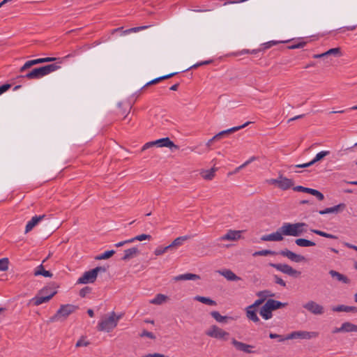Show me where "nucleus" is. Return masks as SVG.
<instances>
[{
	"label": "nucleus",
	"instance_id": "25",
	"mask_svg": "<svg viewBox=\"0 0 357 357\" xmlns=\"http://www.w3.org/2000/svg\"><path fill=\"white\" fill-rule=\"evenodd\" d=\"M246 315L247 317L252 320L254 322H258L259 321V317H257L255 308H253V306H248L246 308Z\"/></svg>",
	"mask_w": 357,
	"mask_h": 357
},
{
	"label": "nucleus",
	"instance_id": "21",
	"mask_svg": "<svg viewBox=\"0 0 357 357\" xmlns=\"http://www.w3.org/2000/svg\"><path fill=\"white\" fill-rule=\"evenodd\" d=\"M345 206H345L344 204H337V205L334 206L333 207L326 208H325L324 210H321V211H319V213L320 215H325V214H328V213H337L340 210L344 209Z\"/></svg>",
	"mask_w": 357,
	"mask_h": 357
},
{
	"label": "nucleus",
	"instance_id": "22",
	"mask_svg": "<svg viewBox=\"0 0 357 357\" xmlns=\"http://www.w3.org/2000/svg\"><path fill=\"white\" fill-rule=\"evenodd\" d=\"M265 303L268 305V307H269L271 311L285 307L287 305V303H282L273 299H268Z\"/></svg>",
	"mask_w": 357,
	"mask_h": 357
},
{
	"label": "nucleus",
	"instance_id": "58",
	"mask_svg": "<svg viewBox=\"0 0 357 357\" xmlns=\"http://www.w3.org/2000/svg\"><path fill=\"white\" fill-rule=\"evenodd\" d=\"M314 164V163L312 162V160L309 162L303 163V164H300V165H296L294 167H297V168H305V167H310V166L313 165Z\"/></svg>",
	"mask_w": 357,
	"mask_h": 357
},
{
	"label": "nucleus",
	"instance_id": "38",
	"mask_svg": "<svg viewBox=\"0 0 357 357\" xmlns=\"http://www.w3.org/2000/svg\"><path fill=\"white\" fill-rule=\"evenodd\" d=\"M114 253H115V251L113 250H107V251H105V252H103L102 254L96 256V259H97V260L106 259H108L110 257H112Z\"/></svg>",
	"mask_w": 357,
	"mask_h": 357
},
{
	"label": "nucleus",
	"instance_id": "19",
	"mask_svg": "<svg viewBox=\"0 0 357 357\" xmlns=\"http://www.w3.org/2000/svg\"><path fill=\"white\" fill-rule=\"evenodd\" d=\"M328 273L330 275L337 281L341 282L344 284H349L350 280L344 275L335 271L331 270Z\"/></svg>",
	"mask_w": 357,
	"mask_h": 357
},
{
	"label": "nucleus",
	"instance_id": "64",
	"mask_svg": "<svg viewBox=\"0 0 357 357\" xmlns=\"http://www.w3.org/2000/svg\"><path fill=\"white\" fill-rule=\"evenodd\" d=\"M144 357H169L161 354L154 353L146 355Z\"/></svg>",
	"mask_w": 357,
	"mask_h": 357
},
{
	"label": "nucleus",
	"instance_id": "8",
	"mask_svg": "<svg viewBox=\"0 0 357 357\" xmlns=\"http://www.w3.org/2000/svg\"><path fill=\"white\" fill-rule=\"evenodd\" d=\"M303 307L314 315H321L324 313V306L312 300L304 303Z\"/></svg>",
	"mask_w": 357,
	"mask_h": 357
},
{
	"label": "nucleus",
	"instance_id": "46",
	"mask_svg": "<svg viewBox=\"0 0 357 357\" xmlns=\"http://www.w3.org/2000/svg\"><path fill=\"white\" fill-rule=\"evenodd\" d=\"M326 54L328 56L334 55L335 56H341L340 48L335 47V48L330 49L328 51H326Z\"/></svg>",
	"mask_w": 357,
	"mask_h": 357
},
{
	"label": "nucleus",
	"instance_id": "1",
	"mask_svg": "<svg viewBox=\"0 0 357 357\" xmlns=\"http://www.w3.org/2000/svg\"><path fill=\"white\" fill-rule=\"evenodd\" d=\"M123 317V314H116L114 311L103 317L98 322L97 329L98 331L111 332L114 329L119 321Z\"/></svg>",
	"mask_w": 357,
	"mask_h": 357
},
{
	"label": "nucleus",
	"instance_id": "45",
	"mask_svg": "<svg viewBox=\"0 0 357 357\" xmlns=\"http://www.w3.org/2000/svg\"><path fill=\"white\" fill-rule=\"evenodd\" d=\"M309 194L315 196L319 201H322L324 199V195L315 189L310 188Z\"/></svg>",
	"mask_w": 357,
	"mask_h": 357
},
{
	"label": "nucleus",
	"instance_id": "16",
	"mask_svg": "<svg viewBox=\"0 0 357 357\" xmlns=\"http://www.w3.org/2000/svg\"><path fill=\"white\" fill-rule=\"evenodd\" d=\"M217 272L229 281H238L241 280L240 277L237 276L233 271L229 269L218 270Z\"/></svg>",
	"mask_w": 357,
	"mask_h": 357
},
{
	"label": "nucleus",
	"instance_id": "47",
	"mask_svg": "<svg viewBox=\"0 0 357 357\" xmlns=\"http://www.w3.org/2000/svg\"><path fill=\"white\" fill-rule=\"evenodd\" d=\"M169 249H171L169 245H167L164 248L158 247L155 250L154 253L157 256L161 255L164 254L165 252H166Z\"/></svg>",
	"mask_w": 357,
	"mask_h": 357
},
{
	"label": "nucleus",
	"instance_id": "41",
	"mask_svg": "<svg viewBox=\"0 0 357 357\" xmlns=\"http://www.w3.org/2000/svg\"><path fill=\"white\" fill-rule=\"evenodd\" d=\"M9 260L8 258H2L0 259V271H6L8 269Z\"/></svg>",
	"mask_w": 357,
	"mask_h": 357
},
{
	"label": "nucleus",
	"instance_id": "42",
	"mask_svg": "<svg viewBox=\"0 0 357 357\" xmlns=\"http://www.w3.org/2000/svg\"><path fill=\"white\" fill-rule=\"evenodd\" d=\"M273 254H275V252L273 251L270 250H259V251H257V252H254L252 255L254 257H257V256H268V255H273Z\"/></svg>",
	"mask_w": 357,
	"mask_h": 357
},
{
	"label": "nucleus",
	"instance_id": "34",
	"mask_svg": "<svg viewBox=\"0 0 357 357\" xmlns=\"http://www.w3.org/2000/svg\"><path fill=\"white\" fill-rule=\"evenodd\" d=\"M231 343L232 344V345L235 347V349L237 351H243V352L245 351L247 344L243 343L242 342H239V341L236 340L235 338L231 339Z\"/></svg>",
	"mask_w": 357,
	"mask_h": 357
},
{
	"label": "nucleus",
	"instance_id": "53",
	"mask_svg": "<svg viewBox=\"0 0 357 357\" xmlns=\"http://www.w3.org/2000/svg\"><path fill=\"white\" fill-rule=\"evenodd\" d=\"M91 289L89 287H85L79 291V296L82 298L85 297L88 294L91 292Z\"/></svg>",
	"mask_w": 357,
	"mask_h": 357
},
{
	"label": "nucleus",
	"instance_id": "52",
	"mask_svg": "<svg viewBox=\"0 0 357 357\" xmlns=\"http://www.w3.org/2000/svg\"><path fill=\"white\" fill-rule=\"evenodd\" d=\"M347 305H340L332 308V310L334 312H347Z\"/></svg>",
	"mask_w": 357,
	"mask_h": 357
},
{
	"label": "nucleus",
	"instance_id": "43",
	"mask_svg": "<svg viewBox=\"0 0 357 357\" xmlns=\"http://www.w3.org/2000/svg\"><path fill=\"white\" fill-rule=\"evenodd\" d=\"M309 194L315 196L319 201H322L324 199V195L315 189L310 188Z\"/></svg>",
	"mask_w": 357,
	"mask_h": 357
},
{
	"label": "nucleus",
	"instance_id": "4",
	"mask_svg": "<svg viewBox=\"0 0 357 357\" xmlns=\"http://www.w3.org/2000/svg\"><path fill=\"white\" fill-rule=\"evenodd\" d=\"M77 307L70 304L62 305L56 313L50 318L51 322L65 320L70 314L74 312Z\"/></svg>",
	"mask_w": 357,
	"mask_h": 357
},
{
	"label": "nucleus",
	"instance_id": "60",
	"mask_svg": "<svg viewBox=\"0 0 357 357\" xmlns=\"http://www.w3.org/2000/svg\"><path fill=\"white\" fill-rule=\"evenodd\" d=\"M211 62V61H210V60L209 61H202V62H199V63H197L194 64L193 66H192L188 69L196 68H197L199 66H203V65L209 64Z\"/></svg>",
	"mask_w": 357,
	"mask_h": 357
},
{
	"label": "nucleus",
	"instance_id": "56",
	"mask_svg": "<svg viewBox=\"0 0 357 357\" xmlns=\"http://www.w3.org/2000/svg\"><path fill=\"white\" fill-rule=\"evenodd\" d=\"M140 337H147L150 339L155 338V336L154 335V334L153 333L149 332L147 331H142V333L140 334Z\"/></svg>",
	"mask_w": 357,
	"mask_h": 357
},
{
	"label": "nucleus",
	"instance_id": "23",
	"mask_svg": "<svg viewBox=\"0 0 357 357\" xmlns=\"http://www.w3.org/2000/svg\"><path fill=\"white\" fill-rule=\"evenodd\" d=\"M211 317L219 323H227L230 320H234V318L229 316H222L218 311L211 312Z\"/></svg>",
	"mask_w": 357,
	"mask_h": 357
},
{
	"label": "nucleus",
	"instance_id": "55",
	"mask_svg": "<svg viewBox=\"0 0 357 357\" xmlns=\"http://www.w3.org/2000/svg\"><path fill=\"white\" fill-rule=\"evenodd\" d=\"M89 344V342L87 341H85L83 337H82L80 340H79L77 342L75 347H86Z\"/></svg>",
	"mask_w": 357,
	"mask_h": 357
},
{
	"label": "nucleus",
	"instance_id": "62",
	"mask_svg": "<svg viewBox=\"0 0 357 357\" xmlns=\"http://www.w3.org/2000/svg\"><path fill=\"white\" fill-rule=\"evenodd\" d=\"M156 145V144L154 143V141L153 142H147L143 146H142V151H144L147 149H149L153 146Z\"/></svg>",
	"mask_w": 357,
	"mask_h": 357
},
{
	"label": "nucleus",
	"instance_id": "51",
	"mask_svg": "<svg viewBox=\"0 0 357 357\" xmlns=\"http://www.w3.org/2000/svg\"><path fill=\"white\" fill-rule=\"evenodd\" d=\"M293 189L294 191L303 192H306V193H309L310 190V188H305V187H303L301 185L296 186Z\"/></svg>",
	"mask_w": 357,
	"mask_h": 357
},
{
	"label": "nucleus",
	"instance_id": "30",
	"mask_svg": "<svg viewBox=\"0 0 357 357\" xmlns=\"http://www.w3.org/2000/svg\"><path fill=\"white\" fill-rule=\"evenodd\" d=\"M215 168H211L210 169L202 170L200 172L202 177L206 180H212L215 176Z\"/></svg>",
	"mask_w": 357,
	"mask_h": 357
},
{
	"label": "nucleus",
	"instance_id": "5",
	"mask_svg": "<svg viewBox=\"0 0 357 357\" xmlns=\"http://www.w3.org/2000/svg\"><path fill=\"white\" fill-rule=\"evenodd\" d=\"M107 271L104 266H97L93 269L89 271H86L84 274L77 280V283L78 284H88L93 283L97 278L98 274L100 272L105 273Z\"/></svg>",
	"mask_w": 357,
	"mask_h": 357
},
{
	"label": "nucleus",
	"instance_id": "28",
	"mask_svg": "<svg viewBox=\"0 0 357 357\" xmlns=\"http://www.w3.org/2000/svg\"><path fill=\"white\" fill-rule=\"evenodd\" d=\"M190 236H182L175 238L172 243L169 245L170 248H177L183 245V242L190 239Z\"/></svg>",
	"mask_w": 357,
	"mask_h": 357
},
{
	"label": "nucleus",
	"instance_id": "15",
	"mask_svg": "<svg viewBox=\"0 0 357 357\" xmlns=\"http://www.w3.org/2000/svg\"><path fill=\"white\" fill-rule=\"evenodd\" d=\"M250 123V122L248 121L241 126H235V127L231 128L229 129H227L226 130L221 131L219 133H218L217 135H215V136H213V139H216V140H218L221 137H222L224 135H225L226 134H229V133H231V132L238 131V130L246 127Z\"/></svg>",
	"mask_w": 357,
	"mask_h": 357
},
{
	"label": "nucleus",
	"instance_id": "49",
	"mask_svg": "<svg viewBox=\"0 0 357 357\" xmlns=\"http://www.w3.org/2000/svg\"><path fill=\"white\" fill-rule=\"evenodd\" d=\"M135 239H136V241H144V240H151V236L149 235V234H142L136 236L135 237Z\"/></svg>",
	"mask_w": 357,
	"mask_h": 357
},
{
	"label": "nucleus",
	"instance_id": "32",
	"mask_svg": "<svg viewBox=\"0 0 357 357\" xmlns=\"http://www.w3.org/2000/svg\"><path fill=\"white\" fill-rule=\"evenodd\" d=\"M342 325L344 333L357 332V325L349 321L344 322Z\"/></svg>",
	"mask_w": 357,
	"mask_h": 357
},
{
	"label": "nucleus",
	"instance_id": "40",
	"mask_svg": "<svg viewBox=\"0 0 357 357\" xmlns=\"http://www.w3.org/2000/svg\"><path fill=\"white\" fill-rule=\"evenodd\" d=\"M257 296L259 297V298H261V299H264V301H265V300L266 299V298L268 297H272L274 296L273 294H272L270 291L268 290H264V291H259L257 294Z\"/></svg>",
	"mask_w": 357,
	"mask_h": 357
},
{
	"label": "nucleus",
	"instance_id": "57",
	"mask_svg": "<svg viewBox=\"0 0 357 357\" xmlns=\"http://www.w3.org/2000/svg\"><path fill=\"white\" fill-rule=\"evenodd\" d=\"M305 44L306 43L305 42H300V43H295V44L289 46V49L302 48L305 45Z\"/></svg>",
	"mask_w": 357,
	"mask_h": 357
},
{
	"label": "nucleus",
	"instance_id": "48",
	"mask_svg": "<svg viewBox=\"0 0 357 357\" xmlns=\"http://www.w3.org/2000/svg\"><path fill=\"white\" fill-rule=\"evenodd\" d=\"M279 43H280V41H277V40H271V41H268L267 43H265L262 44L263 50L269 49L272 46L278 44Z\"/></svg>",
	"mask_w": 357,
	"mask_h": 357
},
{
	"label": "nucleus",
	"instance_id": "13",
	"mask_svg": "<svg viewBox=\"0 0 357 357\" xmlns=\"http://www.w3.org/2000/svg\"><path fill=\"white\" fill-rule=\"evenodd\" d=\"M45 218V215H35L26 223L25 233L31 231L41 220Z\"/></svg>",
	"mask_w": 357,
	"mask_h": 357
},
{
	"label": "nucleus",
	"instance_id": "61",
	"mask_svg": "<svg viewBox=\"0 0 357 357\" xmlns=\"http://www.w3.org/2000/svg\"><path fill=\"white\" fill-rule=\"evenodd\" d=\"M10 84H5L1 86H0V95L6 92L8 89H10Z\"/></svg>",
	"mask_w": 357,
	"mask_h": 357
},
{
	"label": "nucleus",
	"instance_id": "35",
	"mask_svg": "<svg viewBox=\"0 0 357 357\" xmlns=\"http://www.w3.org/2000/svg\"><path fill=\"white\" fill-rule=\"evenodd\" d=\"M167 298V297L165 295L162 294H158L155 296V297L153 299L150 301V303L151 304H155V305H161L166 301Z\"/></svg>",
	"mask_w": 357,
	"mask_h": 357
},
{
	"label": "nucleus",
	"instance_id": "44",
	"mask_svg": "<svg viewBox=\"0 0 357 357\" xmlns=\"http://www.w3.org/2000/svg\"><path fill=\"white\" fill-rule=\"evenodd\" d=\"M309 194L315 196L319 201H322L324 199V195L315 189L310 188Z\"/></svg>",
	"mask_w": 357,
	"mask_h": 357
},
{
	"label": "nucleus",
	"instance_id": "63",
	"mask_svg": "<svg viewBox=\"0 0 357 357\" xmlns=\"http://www.w3.org/2000/svg\"><path fill=\"white\" fill-rule=\"evenodd\" d=\"M264 299H261V298H259V299L256 300L253 304H252L250 306H253V308H255L258 306H259L260 305H261L263 303H264Z\"/></svg>",
	"mask_w": 357,
	"mask_h": 357
},
{
	"label": "nucleus",
	"instance_id": "17",
	"mask_svg": "<svg viewBox=\"0 0 357 357\" xmlns=\"http://www.w3.org/2000/svg\"><path fill=\"white\" fill-rule=\"evenodd\" d=\"M293 185L294 181L291 179L284 177L282 175L279 176V188L283 190H286L289 189Z\"/></svg>",
	"mask_w": 357,
	"mask_h": 357
},
{
	"label": "nucleus",
	"instance_id": "7",
	"mask_svg": "<svg viewBox=\"0 0 357 357\" xmlns=\"http://www.w3.org/2000/svg\"><path fill=\"white\" fill-rule=\"evenodd\" d=\"M206 334L211 337L223 340H227L229 336V333L225 331L215 325L211 326L210 328L206 331Z\"/></svg>",
	"mask_w": 357,
	"mask_h": 357
},
{
	"label": "nucleus",
	"instance_id": "29",
	"mask_svg": "<svg viewBox=\"0 0 357 357\" xmlns=\"http://www.w3.org/2000/svg\"><path fill=\"white\" fill-rule=\"evenodd\" d=\"M259 314L266 320L272 317V311L266 303L261 307Z\"/></svg>",
	"mask_w": 357,
	"mask_h": 357
},
{
	"label": "nucleus",
	"instance_id": "2",
	"mask_svg": "<svg viewBox=\"0 0 357 357\" xmlns=\"http://www.w3.org/2000/svg\"><path fill=\"white\" fill-rule=\"evenodd\" d=\"M60 66L57 63H52L40 68H36L26 73L21 77H24L28 79H40L60 68Z\"/></svg>",
	"mask_w": 357,
	"mask_h": 357
},
{
	"label": "nucleus",
	"instance_id": "33",
	"mask_svg": "<svg viewBox=\"0 0 357 357\" xmlns=\"http://www.w3.org/2000/svg\"><path fill=\"white\" fill-rule=\"evenodd\" d=\"M194 300L201 302L202 303L208 305H216V303L215 301H213L209 298L204 297V296H196L194 298Z\"/></svg>",
	"mask_w": 357,
	"mask_h": 357
},
{
	"label": "nucleus",
	"instance_id": "27",
	"mask_svg": "<svg viewBox=\"0 0 357 357\" xmlns=\"http://www.w3.org/2000/svg\"><path fill=\"white\" fill-rule=\"evenodd\" d=\"M39 63H42V59L41 58L40 59H33V60H29V61H27L26 62H25V63L20 68V72L21 73H23L24 71H26V70H28L29 68H30L31 66H34V65H37V64H39Z\"/></svg>",
	"mask_w": 357,
	"mask_h": 357
},
{
	"label": "nucleus",
	"instance_id": "12",
	"mask_svg": "<svg viewBox=\"0 0 357 357\" xmlns=\"http://www.w3.org/2000/svg\"><path fill=\"white\" fill-rule=\"evenodd\" d=\"M284 234L282 232L281 227L275 231L261 236L263 241H281L284 239Z\"/></svg>",
	"mask_w": 357,
	"mask_h": 357
},
{
	"label": "nucleus",
	"instance_id": "9",
	"mask_svg": "<svg viewBox=\"0 0 357 357\" xmlns=\"http://www.w3.org/2000/svg\"><path fill=\"white\" fill-rule=\"evenodd\" d=\"M270 266L275 268L284 274L290 276L297 277L301 275V272L294 269L291 266L286 264H270Z\"/></svg>",
	"mask_w": 357,
	"mask_h": 357
},
{
	"label": "nucleus",
	"instance_id": "39",
	"mask_svg": "<svg viewBox=\"0 0 357 357\" xmlns=\"http://www.w3.org/2000/svg\"><path fill=\"white\" fill-rule=\"evenodd\" d=\"M148 27H149V26H137V27L128 29L125 31H123L121 35H126V34H128V33H130L132 32H137L139 31L146 29Z\"/></svg>",
	"mask_w": 357,
	"mask_h": 357
},
{
	"label": "nucleus",
	"instance_id": "36",
	"mask_svg": "<svg viewBox=\"0 0 357 357\" xmlns=\"http://www.w3.org/2000/svg\"><path fill=\"white\" fill-rule=\"evenodd\" d=\"M310 231L315 234H317L320 236H323V237H325V238H332V239H337V237L333 234H328V233H326V232H324L323 231H321V230H318V229H310Z\"/></svg>",
	"mask_w": 357,
	"mask_h": 357
},
{
	"label": "nucleus",
	"instance_id": "14",
	"mask_svg": "<svg viewBox=\"0 0 357 357\" xmlns=\"http://www.w3.org/2000/svg\"><path fill=\"white\" fill-rule=\"evenodd\" d=\"M242 231L229 230L226 234L220 237L222 241H236L241 237Z\"/></svg>",
	"mask_w": 357,
	"mask_h": 357
},
{
	"label": "nucleus",
	"instance_id": "50",
	"mask_svg": "<svg viewBox=\"0 0 357 357\" xmlns=\"http://www.w3.org/2000/svg\"><path fill=\"white\" fill-rule=\"evenodd\" d=\"M159 82H160V79L159 77H157V78H155L149 82H148L146 84H145L141 89H140V91H143L146 87L150 86V85H152V84H157Z\"/></svg>",
	"mask_w": 357,
	"mask_h": 357
},
{
	"label": "nucleus",
	"instance_id": "6",
	"mask_svg": "<svg viewBox=\"0 0 357 357\" xmlns=\"http://www.w3.org/2000/svg\"><path fill=\"white\" fill-rule=\"evenodd\" d=\"M319 333L317 331H297L288 334L284 338H281L280 342L292 339L310 340L317 338Z\"/></svg>",
	"mask_w": 357,
	"mask_h": 357
},
{
	"label": "nucleus",
	"instance_id": "24",
	"mask_svg": "<svg viewBox=\"0 0 357 357\" xmlns=\"http://www.w3.org/2000/svg\"><path fill=\"white\" fill-rule=\"evenodd\" d=\"M138 253L139 250L135 247L127 249L124 251V255L122 257L121 259L123 261H128L130 259L135 257Z\"/></svg>",
	"mask_w": 357,
	"mask_h": 357
},
{
	"label": "nucleus",
	"instance_id": "59",
	"mask_svg": "<svg viewBox=\"0 0 357 357\" xmlns=\"http://www.w3.org/2000/svg\"><path fill=\"white\" fill-rule=\"evenodd\" d=\"M314 164V163L312 162V160L309 162L303 163V164H300V165H296L294 167H297V168H305V167H310V166L313 165Z\"/></svg>",
	"mask_w": 357,
	"mask_h": 357
},
{
	"label": "nucleus",
	"instance_id": "26",
	"mask_svg": "<svg viewBox=\"0 0 357 357\" xmlns=\"http://www.w3.org/2000/svg\"><path fill=\"white\" fill-rule=\"evenodd\" d=\"M34 275L38 276V275H43L45 278H52V273H50L49 271H45L44 269V266L43 264H40L38 266L34 271Z\"/></svg>",
	"mask_w": 357,
	"mask_h": 357
},
{
	"label": "nucleus",
	"instance_id": "31",
	"mask_svg": "<svg viewBox=\"0 0 357 357\" xmlns=\"http://www.w3.org/2000/svg\"><path fill=\"white\" fill-rule=\"evenodd\" d=\"M295 243L299 247H312L316 245L314 242L305 238H297Z\"/></svg>",
	"mask_w": 357,
	"mask_h": 357
},
{
	"label": "nucleus",
	"instance_id": "37",
	"mask_svg": "<svg viewBox=\"0 0 357 357\" xmlns=\"http://www.w3.org/2000/svg\"><path fill=\"white\" fill-rule=\"evenodd\" d=\"M330 153L331 152L329 151H321L319 152L318 153H317L315 157L312 159V162H314L315 164L318 161L322 160L324 157L330 154Z\"/></svg>",
	"mask_w": 357,
	"mask_h": 357
},
{
	"label": "nucleus",
	"instance_id": "54",
	"mask_svg": "<svg viewBox=\"0 0 357 357\" xmlns=\"http://www.w3.org/2000/svg\"><path fill=\"white\" fill-rule=\"evenodd\" d=\"M274 281L276 284L281 285L283 287H286V282L279 276L274 275Z\"/></svg>",
	"mask_w": 357,
	"mask_h": 357
},
{
	"label": "nucleus",
	"instance_id": "18",
	"mask_svg": "<svg viewBox=\"0 0 357 357\" xmlns=\"http://www.w3.org/2000/svg\"><path fill=\"white\" fill-rule=\"evenodd\" d=\"M154 143L156 144V146L158 147H169V148H174L176 149H178V146L175 145L172 141L169 139V137L162 138L154 141Z\"/></svg>",
	"mask_w": 357,
	"mask_h": 357
},
{
	"label": "nucleus",
	"instance_id": "10",
	"mask_svg": "<svg viewBox=\"0 0 357 357\" xmlns=\"http://www.w3.org/2000/svg\"><path fill=\"white\" fill-rule=\"evenodd\" d=\"M48 290V289H43L38 295L32 298L31 301L35 305L38 306L44 303L48 302L56 294V291H53L49 294H47L46 291Z\"/></svg>",
	"mask_w": 357,
	"mask_h": 357
},
{
	"label": "nucleus",
	"instance_id": "20",
	"mask_svg": "<svg viewBox=\"0 0 357 357\" xmlns=\"http://www.w3.org/2000/svg\"><path fill=\"white\" fill-rule=\"evenodd\" d=\"M199 275L194 273H184L176 275L173 278V280L174 281H180V280H199Z\"/></svg>",
	"mask_w": 357,
	"mask_h": 357
},
{
	"label": "nucleus",
	"instance_id": "3",
	"mask_svg": "<svg viewBox=\"0 0 357 357\" xmlns=\"http://www.w3.org/2000/svg\"><path fill=\"white\" fill-rule=\"evenodd\" d=\"M307 227L305 222H284L281 226V230L284 236H300L306 231Z\"/></svg>",
	"mask_w": 357,
	"mask_h": 357
},
{
	"label": "nucleus",
	"instance_id": "11",
	"mask_svg": "<svg viewBox=\"0 0 357 357\" xmlns=\"http://www.w3.org/2000/svg\"><path fill=\"white\" fill-rule=\"evenodd\" d=\"M279 254L280 255H282V257H287L291 261H294L296 263H300L302 261H305L306 260V259L304 256L296 254L294 252H292L288 249H284V250H280L279 252Z\"/></svg>",
	"mask_w": 357,
	"mask_h": 357
}]
</instances>
